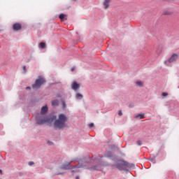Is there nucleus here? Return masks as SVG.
<instances>
[{"label": "nucleus", "mask_w": 179, "mask_h": 179, "mask_svg": "<svg viewBox=\"0 0 179 179\" xmlns=\"http://www.w3.org/2000/svg\"><path fill=\"white\" fill-rule=\"evenodd\" d=\"M68 120L66 116L64 114L59 115L58 120H55L54 123L55 128H57L58 129H62V128H65V123Z\"/></svg>", "instance_id": "nucleus-1"}, {"label": "nucleus", "mask_w": 179, "mask_h": 179, "mask_svg": "<svg viewBox=\"0 0 179 179\" xmlns=\"http://www.w3.org/2000/svg\"><path fill=\"white\" fill-rule=\"evenodd\" d=\"M57 117L52 115L50 117H44L43 119L37 120V124L38 125H43V124H51L54 120H55Z\"/></svg>", "instance_id": "nucleus-2"}, {"label": "nucleus", "mask_w": 179, "mask_h": 179, "mask_svg": "<svg viewBox=\"0 0 179 179\" xmlns=\"http://www.w3.org/2000/svg\"><path fill=\"white\" fill-rule=\"evenodd\" d=\"M45 83V79L39 77L35 82V84L32 85L33 89H40L42 85H44Z\"/></svg>", "instance_id": "nucleus-3"}, {"label": "nucleus", "mask_w": 179, "mask_h": 179, "mask_svg": "<svg viewBox=\"0 0 179 179\" xmlns=\"http://www.w3.org/2000/svg\"><path fill=\"white\" fill-rule=\"evenodd\" d=\"M119 170H125V167H129V163L125 161H121L120 163L116 165Z\"/></svg>", "instance_id": "nucleus-4"}, {"label": "nucleus", "mask_w": 179, "mask_h": 179, "mask_svg": "<svg viewBox=\"0 0 179 179\" xmlns=\"http://www.w3.org/2000/svg\"><path fill=\"white\" fill-rule=\"evenodd\" d=\"M75 162L74 159H71L70 162H66L62 166V169L64 170H68L70 169L69 166H71V163H73Z\"/></svg>", "instance_id": "nucleus-5"}, {"label": "nucleus", "mask_w": 179, "mask_h": 179, "mask_svg": "<svg viewBox=\"0 0 179 179\" xmlns=\"http://www.w3.org/2000/svg\"><path fill=\"white\" fill-rule=\"evenodd\" d=\"M13 29L15 31H19V30H22V24L20 23H15V24H13Z\"/></svg>", "instance_id": "nucleus-6"}, {"label": "nucleus", "mask_w": 179, "mask_h": 179, "mask_svg": "<svg viewBox=\"0 0 179 179\" xmlns=\"http://www.w3.org/2000/svg\"><path fill=\"white\" fill-rule=\"evenodd\" d=\"M80 87V85L78 84L76 82H73L71 85V88L73 90H78Z\"/></svg>", "instance_id": "nucleus-7"}, {"label": "nucleus", "mask_w": 179, "mask_h": 179, "mask_svg": "<svg viewBox=\"0 0 179 179\" xmlns=\"http://www.w3.org/2000/svg\"><path fill=\"white\" fill-rule=\"evenodd\" d=\"M110 1H111V0H105L103 1L104 9H108V7L110 6Z\"/></svg>", "instance_id": "nucleus-8"}, {"label": "nucleus", "mask_w": 179, "mask_h": 179, "mask_svg": "<svg viewBox=\"0 0 179 179\" xmlns=\"http://www.w3.org/2000/svg\"><path fill=\"white\" fill-rule=\"evenodd\" d=\"M177 58H178V55H177L176 54H173L171 56V57L169 59V62H174V61H176Z\"/></svg>", "instance_id": "nucleus-9"}, {"label": "nucleus", "mask_w": 179, "mask_h": 179, "mask_svg": "<svg viewBox=\"0 0 179 179\" xmlns=\"http://www.w3.org/2000/svg\"><path fill=\"white\" fill-rule=\"evenodd\" d=\"M48 111V108L47 106H43L41 108V114H45Z\"/></svg>", "instance_id": "nucleus-10"}, {"label": "nucleus", "mask_w": 179, "mask_h": 179, "mask_svg": "<svg viewBox=\"0 0 179 179\" xmlns=\"http://www.w3.org/2000/svg\"><path fill=\"white\" fill-rule=\"evenodd\" d=\"M138 117H140V120H143V118H145V114L143 113L138 114L135 116V118H138Z\"/></svg>", "instance_id": "nucleus-11"}, {"label": "nucleus", "mask_w": 179, "mask_h": 179, "mask_svg": "<svg viewBox=\"0 0 179 179\" xmlns=\"http://www.w3.org/2000/svg\"><path fill=\"white\" fill-rule=\"evenodd\" d=\"M66 15H65V14H60L59 15V19L61 20H66Z\"/></svg>", "instance_id": "nucleus-12"}, {"label": "nucleus", "mask_w": 179, "mask_h": 179, "mask_svg": "<svg viewBox=\"0 0 179 179\" xmlns=\"http://www.w3.org/2000/svg\"><path fill=\"white\" fill-rule=\"evenodd\" d=\"M59 104L58 100H54L52 101V106H57Z\"/></svg>", "instance_id": "nucleus-13"}, {"label": "nucleus", "mask_w": 179, "mask_h": 179, "mask_svg": "<svg viewBox=\"0 0 179 179\" xmlns=\"http://www.w3.org/2000/svg\"><path fill=\"white\" fill-rule=\"evenodd\" d=\"M39 46L41 47V48H45V43L44 42H42L39 43Z\"/></svg>", "instance_id": "nucleus-14"}, {"label": "nucleus", "mask_w": 179, "mask_h": 179, "mask_svg": "<svg viewBox=\"0 0 179 179\" xmlns=\"http://www.w3.org/2000/svg\"><path fill=\"white\" fill-rule=\"evenodd\" d=\"M136 85H138V86H140L141 87H142V86H143V83H142L141 81H136Z\"/></svg>", "instance_id": "nucleus-15"}, {"label": "nucleus", "mask_w": 179, "mask_h": 179, "mask_svg": "<svg viewBox=\"0 0 179 179\" xmlns=\"http://www.w3.org/2000/svg\"><path fill=\"white\" fill-rule=\"evenodd\" d=\"M80 97H83L82 94H76V99H79Z\"/></svg>", "instance_id": "nucleus-16"}, {"label": "nucleus", "mask_w": 179, "mask_h": 179, "mask_svg": "<svg viewBox=\"0 0 179 179\" xmlns=\"http://www.w3.org/2000/svg\"><path fill=\"white\" fill-rule=\"evenodd\" d=\"M162 96H163V97H166V96H169V94L166 93V92H163Z\"/></svg>", "instance_id": "nucleus-17"}, {"label": "nucleus", "mask_w": 179, "mask_h": 179, "mask_svg": "<svg viewBox=\"0 0 179 179\" xmlns=\"http://www.w3.org/2000/svg\"><path fill=\"white\" fill-rule=\"evenodd\" d=\"M93 127H94V124L90 123V124H89V127H90V128H93Z\"/></svg>", "instance_id": "nucleus-18"}, {"label": "nucleus", "mask_w": 179, "mask_h": 179, "mask_svg": "<svg viewBox=\"0 0 179 179\" xmlns=\"http://www.w3.org/2000/svg\"><path fill=\"white\" fill-rule=\"evenodd\" d=\"M137 143H138V146H141L142 145V141H138Z\"/></svg>", "instance_id": "nucleus-19"}, {"label": "nucleus", "mask_w": 179, "mask_h": 179, "mask_svg": "<svg viewBox=\"0 0 179 179\" xmlns=\"http://www.w3.org/2000/svg\"><path fill=\"white\" fill-rule=\"evenodd\" d=\"M63 108H65L66 107V103H65V101L62 102Z\"/></svg>", "instance_id": "nucleus-20"}, {"label": "nucleus", "mask_w": 179, "mask_h": 179, "mask_svg": "<svg viewBox=\"0 0 179 179\" xmlns=\"http://www.w3.org/2000/svg\"><path fill=\"white\" fill-rule=\"evenodd\" d=\"M33 164H34V162H29V166H33Z\"/></svg>", "instance_id": "nucleus-21"}, {"label": "nucleus", "mask_w": 179, "mask_h": 179, "mask_svg": "<svg viewBox=\"0 0 179 179\" xmlns=\"http://www.w3.org/2000/svg\"><path fill=\"white\" fill-rule=\"evenodd\" d=\"M118 115H120V116H121V115H122V111L119 110V112H118Z\"/></svg>", "instance_id": "nucleus-22"}, {"label": "nucleus", "mask_w": 179, "mask_h": 179, "mask_svg": "<svg viewBox=\"0 0 179 179\" xmlns=\"http://www.w3.org/2000/svg\"><path fill=\"white\" fill-rule=\"evenodd\" d=\"M22 69H23L24 71L26 72V66H24L22 67Z\"/></svg>", "instance_id": "nucleus-23"}, {"label": "nucleus", "mask_w": 179, "mask_h": 179, "mask_svg": "<svg viewBox=\"0 0 179 179\" xmlns=\"http://www.w3.org/2000/svg\"><path fill=\"white\" fill-rule=\"evenodd\" d=\"M48 145H52V142H51V141H48Z\"/></svg>", "instance_id": "nucleus-24"}, {"label": "nucleus", "mask_w": 179, "mask_h": 179, "mask_svg": "<svg viewBox=\"0 0 179 179\" xmlns=\"http://www.w3.org/2000/svg\"><path fill=\"white\" fill-rule=\"evenodd\" d=\"M71 72H73V71H75V68H71Z\"/></svg>", "instance_id": "nucleus-25"}, {"label": "nucleus", "mask_w": 179, "mask_h": 179, "mask_svg": "<svg viewBox=\"0 0 179 179\" xmlns=\"http://www.w3.org/2000/svg\"><path fill=\"white\" fill-rule=\"evenodd\" d=\"M0 174H2V170L0 169Z\"/></svg>", "instance_id": "nucleus-26"}, {"label": "nucleus", "mask_w": 179, "mask_h": 179, "mask_svg": "<svg viewBox=\"0 0 179 179\" xmlns=\"http://www.w3.org/2000/svg\"><path fill=\"white\" fill-rule=\"evenodd\" d=\"M76 179H79V176H76Z\"/></svg>", "instance_id": "nucleus-27"}, {"label": "nucleus", "mask_w": 179, "mask_h": 179, "mask_svg": "<svg viewBox=\"0 0 179 179\" xmlns=\"http://www.w3.org/2000/svg\"><path fill=\"white\" fill-rule=\"evenodd\" d=\"M27 89H30V87H27Z\"/></svg>", "instance_id": "nucleus-28"}, {"label": "nucleus", "mask_w": 179, "mask_h": 179, "mask_svg": "<svg viewBox=\"0 0 179 179\" xmlns=\"http://www.w3.org/2000/svg\"><path fill=\"white\" fill-rule=\"evenodd\" d=\"M76 167L79 168V166H76Z\"/></svg>", "instance_id": "nucleus-29"}, {"label": "nucleus", "mask_w": 179, "mask_h": 179, "mask_svg": "<svg viewBox=\"0 0 179 179\" xmlns=\"http://www.w3.org/2000/svg\"><path fill=\"white\" fill-rule=\"evenodd\" d=\"M73 1H76V0H73Z\"/></svg>", "instance_id": "nucleus-30"}, {"label": "nucleus", "mask_w": 179, "mask_h": 179, "mask_svg": "<svg viewBox=\"0 0 179 179\" xmlns=\"http://www.w3.org/2000/svg\"><path fill=\"white\" fill-rule=\"evenodd\" d=\"M178 89H179V86H178Z\"/></svg>", "instance_id": "nucleus-31"}]
</instances>
